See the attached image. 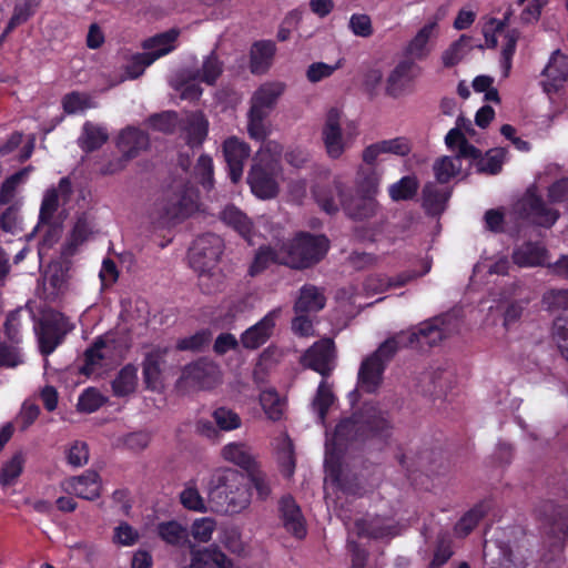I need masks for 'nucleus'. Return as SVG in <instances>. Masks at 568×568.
<instances>
[{"mask_svg": "<svg viewBox=\"0 0 568 568\" xmlns=\"http://www.w3.org/2000/svg\"><path fill=\"white\" fill-rule=\"evenodd\" d=\"M390 437V412L385 403H365L358 414L338 422L334 438L339 444L362 440L372 442L377 449L388 446Z\"/></svg>", "mask_w": 568, "mask_h": 568, "instance_id": "f257e3e1", "label": "nucleus"}, {"mask_svg": "<svg viewBox=\"0 0 568 568\" xmlns=\"http://www.w3.org/2000/svg\"><path fill=\"white\" fill-rule=\"evenodd\" d=\"M207 497L214 511L232 515L248 506L251 494L239 471L224 469L212 475Z\"/></svg>", "mask_w": 568, "mask_h": 568, "instance_id": "f03ea898", "label": "nucleus"}, {"mask_svg": "<svg viewBox=\"0 0 568 568\" xmlns=\"http://www.w3.org/2000/svg\"><path fill=\"white\" fill-rule=\"evenodd\" d=\"M223 248V240L214 233L197 236L189 248L190 266L197 273L199 286L205 294H212L220 288L217 263Z\"/></svg>", "mask_w": 568, "mask_h": 568, "instance_id": "7ed1b4c3", "label": "nucleus"}, {"mask_svg": "<svg viewBox=\"0 0 568 568\" xmlns=\"http://www.w3.org/2000/svg\"><path fill=\"white\" fill-rule=\"evenodd\" d=\"M459 329V320L454 313H445L420 323L414 331L393 336V351L410 346L420 351L436 346Z\"/></svg>", "mask_w": 568, "mask_h": 568, "instance_id": "20e7f679", "label": "nucleus"}, {"mask_svg": "<svg viewBox=\"0 0 568 568\" xmlns=\"http://www.w3.org/2000/svg\"><path fill=\"white\" fill-rule=\"evenodd\" d=\"M285 260L284 265L294 270H304L320 263L329 248L325 235L300 232L288 242L282 243Z\"/></svg>", "mask_w": 568, "mask_h": 568, "instance_id": "39448f33", "label": "nucleus"}, {"mask_svg": "<svg viewBox=\"0 0 568 568\" xmlns=\"http://www.w3.org/2000/svg\"><path fill=\"white\" fill-rule=\"evenodd\" d=\"M179 33L178 30L171 29L145 39L142 42V48L145 52L133 54L124 67L126 78L131 80L138 79L154 61L173 51Z\"/></svg>", "mask_w": 568, "mask_h": 568, "instance_id": "423d86ee", "label": "nucleus"}, {"mask_svg": "<svg viewBox=\"0 0 568 568\" xmlns=\"http://www.w3.org/2000/svg\"><path fill=\"white\" fill-rule=\"evenodd\" d=\"M390 358V337L384 339L379 347L371 355L363 358L358 372L356 388L352 392L359 396L364 394H376L384 382V373L387 362Z\"/></svg>", "mask_w": 568, "mask_h": 568, "instance_id": "0eeeda50", "label": "nucleus"}, {"mask_svg": "<svg viewBox=\"0 0 568 568\" xmlns=\"http://www.w3.org/2000/svg\"><path fill=\"white\" fill-rule=\"evenodd\" d=\"M364 173V170L357 172L356 194H346V197H342V207L353 220L368 219L375 214L377 209V202L373 195L376 192L379 175L372 171L367 176L362 178Z\"/></svg>", "mask_w": 568, "mask_h": 568, "instance_id": "6e6552de", "label": "nucleus"}, {"mask_svg": "<svg viewBox=\"0 0 568 568\" xmlns=\"http://www.w3.org/2000/svg\"><path fill=\"white\" fill-rule=\"evenodd\" d=\"M162 225H174L186 220L196 210V196L186 185L166 191L155 204Z\"/></svg>", "mask_w": 568, "mask_h": 568, "instance_id": "1a4fd4ad", "label": "nucleus"}, {"mask_svg": "<svg viewBox=\"0 0 568 568\" xmlns=\"http://www.w3.org/2000/svg\"><path fill=\"white\" fill-rule=\"evenodd\" d=\"M284 87L281 83H267L261 85L252 97V104L248 111L247 131L251 138L263 141L266 135L264 120L270 110L275 105L278 97L283 93Z\"/></svg>", "mask_w": 568, "mask_h": 568, "instance_id": "9d476101", "label": "nucleus"}, {"mask_svg": "<svg viewBox=\"0 0 568 568\" xmlns=\"http://www.w3.org/2000/svg\"><path fill=\"white\" fill-rule=\"evenodd\" d=\"M71 331L68 317L60 312L43 316L37 328L39 351L43 356L51 355Z\"/></svg>", "mask_w": 568, "mask_h": 568, "instance_id": "9b49d317", "label": "nucleus"}, {"mask_svg": "<svg viewBox=\"0 0 568 568\" xmlns=\"http://www.w3.org/2000/svg\"><path fill=\"white\" fill-rule=\"evenodd\" d=\"M396 458L408 473L420 470L428 476H443L448 473L450 467L449 459L442 448L426 449L418 455L417 459L400 449L396 454Z\"/></svg>", "mask_w": 568, "mask_h": 568, "instance_id": "f8f14e48", "label": "nucleus"}, {"mask_svg": "<svg viewBox=\"0 0 568 568\" xmlns=\"http://www.w3.org/2000/svg\"><path fill=\"white\" fill-rule=\"evenodd\" d=\"M516 212L523 220L547 229L551 227L559 217L557 210L529 191L516 204Z\"/></svg>", "mask_w": 568, "mask_h": 568, "instance_id": "ddd939ff", "label": "nucleus"}, {"mask_svg": "<svg viewBox=\"0 0 568 568\" xmlns=\"http://www.w3.org/2000/svg\"><path fill=\"white\" fill-rule=\"evenodd\" d=\"M335 343L332 338H321L310 346L301 357V364L328 378L335 368Z\"/></svg>", "mask_w": 568, "mask_h": 568, "instance_id": "4468645a", "label": "nucleus"}, {"mask_svg": "<svg viewBox=\"0 0 568 568\" xmlns=\"http://www.w3.org/2000/svg\"><path fill=\"white\" fill-rule=\"evenodd\" d=\"M247 183L260 199H273L278 193V185L275 180V163L271 159L254 160L247 174Z\"/></svg>", "mask_w": 568, "mask_h": 568, "instance_id": "2eb2a0df", "label": "nucleus"}, {"mask_svg": "<svg viewBox=\"0 0 568 568\" xmlns=\"http://www.w3.org/2000/svg\"><path fill=\"white\" fill-rule=\"evenodd\" d=\"M483 556L489 568H525L527 565L525 555L518 548L500 539L486 541Z\"/></svg>", "mask_w": 568, "mask_h": 568, "instance_id": "dca6fc26", "label": "nucleus"}, {"mask_svg": "<svg viewBox=\"0 0 568 568\" xmlns=\"http://www.w3.org/2000/svg\"><path fill=\"white\" fill-rule=\"evenodd\" d=\"M170 349L168 347L156 346L144 354L142 361V377L145 389L160 392L164 387V369L166 356Z\"/></svg>", "mask_w": 568, "mask_h": 568, "instance_id": "f3484780", "label": "nucleus"}, {"mask_svg": "<svg viewBox=\"0 0 568 568\" xmlns=\"http://www.w3.org/2000/svg\"><path fill=\"white\" fill-rule=\"evenodd\" d=\"M278 518L286 532L301 540L307 535L306 519L295 498L287 494L277 503Z\"/></svg>", "mask_w": 568, "mask_h": 568, "instance_id": "a211bd4d", "label": "nucleus"}, {"mask_svg": "<svg viewBox=\"0 0 568 568\" xmlns=\"http://www.w3.org/2000/svg\"><path fill=\"white\" fill-rule=\"evenodd\" d=\"M281 313V307L273 308L257 323L245 329L240 338L242 346L246 349H256L264 345L272 336Z\"/></svg>", "mask_w": 568, "mask_h": 568, "instance_id": "6ab92c4d", "label": "nucleus"}, {"mask_svg": "<svg viewBox=\"0 0 568 568\" xmlns=\"http://www.w3.org/2000/svg\"><path fill=\"white\" fill-rule=\"evenodd\" d=\"M222 152L226 162L229 176L233 183H237L243 175L245 161L250 158V145L236 136L227 138L222 145Z\"/></svg>", "mask_w": 568, "mask_h": 568, "instance_id": "aec40b11", "label": "nucleus"}, {"mask_svg": "<svg viewBox=\"0 0 568 568\" xmlns=\"http://www.w3.org/2000/svg\"><path fill=\"white\" fill-rule=\"evenodd\" d=\"M181 379L201 389H210L219 383L220 371L214 363L199 359L183 368Z\"/></svg>", "mask_w": 568, "mask_h": 568, "instance_id": "412c9836", "label": "nucleus"}, {"mask_svg": "<svg viewBox=\"0 0 568 568\" xmlns=\"http://www.w3.org/2000/svg\"><path fill=\"white\" fill-rule=\"evenodd\" d=\"M322 135L329 158L338 159L344 152V142L341 129V112L336 108H332L327 112Z\"/></svg>", "mask_w": 568, "mask_h": 568, "instance_id": "4be33fe9", "label": "nucleus"}, {"mask_svg": "<svg viewBox=\"0 0 568 568\" xmlns=\"http://www.w3.org/2000/svg\"><path fill=\"white\" fill-rule=\"evenodd\" d=\"M513 261L520 267L548 266L555 271V263L548 261V252L540 243L526 242L513 252Z\"/></svg>", "mask_w": 568, "mask_h": 568, "instance_id": "5701e85b", "label": "nucleus"}, {"mask_svg": "<svg viewBox=\"0 0 568 568\" xmlns=\"http://www.w3.org/2000/svg\"><path fill=\"white\" fill-rule=\"evenodd\" d=\"M312 193L316 203L328 214L336 213L342 206V197H346L344 185L338 180H334L333 184L317 183Z\"/></svg>", "mask_w": 568, "mask_h": 568, "instance_id": "b1692460", "label": "nucleus"}, {"mask_svg": "<svg viewBox=\"0 0 568 568\" xmlns=\"http://www.w3.org/2000/svg\"><path fill=\"white\" fill-rule=\"evenodd\" d=\"M150 145L149 134L138 128L128 126L123 129L116 140L118 150L126 156V159H135L141 151L146 150Z\"/></svg>", "mask_w": 568, "mask_h": 568, "instance_id": "393cba45", "label": "nucleus"}, {"mask_svg": "<svg viewBox=\"0 0 568 568\" xmlns=\"http://www.w3.org/2000/svg\"><path fill=\"white\" fill-rule=\"evenodd\" d=\"M187 568H233V561L217 546H210L193 549Z\"/></svg>", "mask_w": 568, "mask_h": 568, "instance_id": "a878e982", "label": "nucleus"}, {"mask_svg": "<svg viewBox=\"0 0 568 568\" xmlns=\"http://www.w3.org/2000/svg\"><path fill=\"white\" fill-rule=\"evenodd\" d=\"M326 305L324 291L313 284H304L300 288L298 297L294 303L296 314L317 313Z\"/></svg>", "mask_w": 568, "mask_h": 568, "instance_id": "bb28decb", "label": "nucleus"}, {"mask_svg": "<svg viewBox=\"0 0 568 568\" xmlns=\"http://www.w3.org/2000/svg\"><path fill=\"white\" fill-rule=\"evenodd\" d=\"M548 81L545 83L547 92L558 91L568 79V57L556 51L544 69Z\"/></svg>", "mask_w": 568, "mask_h": 568, "instance_id": "cd10ccee", "label": "nucleus"}, {"mask_svg": "<svg viewBox=\"0 0 568 568\" xmlns=\"http://www.w3.org/2000/svg\"><path fill=\"white\" fill-rule=\"evenodd\" d=\"M436 27V22H429L416 33L405 49L407 58L419 61L427 58L432 50L430 40L435 37Z\"/></svg>", "mask_w": 568, "mask_h": 568, "instance_id": "c85d7f7f", "label": "nucleus"}, {"mask_svg": "<svg viewBox=\"0 0 568 568\" xmlns=\"http://www.w3.org/2000/svg\"><path fill=\"white\" fill-rule=\"evenodd\" d=\"M221 220L230 227H232L239 235H241L250 244L254 236V224L252 220L235 205H227L221 212Z\"/></svg>", "mask_w": 568, "mask_h": 568, "instance_id": "c756f323", "label": "nucleus"}, {"mask_svg": "<svg viewBox=\"0 0 568 568\" xmlns=\"http://www.w3.org/2000/svg\"><path fill=\"white\" fill-rule=\"evenodd\" d=\"M109 140L106 128L87 121L82 125L81 135L78 139V145L84 153H92L103 146Z\"/></svg>", "mask_w": 568, "mask_h": 568, "instance_id": "7c9ffc66", "label": "nucleus"}, {"mask_svg": "<svg viewBox=\"0 0 568 568\" xmlns=\"http://www.w3.org/2000/svg\"><path fill=\"white\" fill-rule=\"evenodd\" d=\"M276 47L271 40L254 42L250 53V68L252 73H264L271 67Z\"/></svg>", "mask_w": 568, "mask_h": 568, "instance_id": "2f4dec72", "label": "nucleus"}, {"mask_svg": "<svg viewBox=\"0 0 568 568\" xmlns=\"http://www.w3.org/2000/svg\"><path fill=\"white\" fill-rule=\"evenodd\" d=\"M284 251L281 245L278 248L270 245H262L255 253L252 264L248 268L251 276H256L267 270L272 264L284 265Z\"/></svg>", "mask_w": 568, "mask_h": 568, "instance_id": "473e14b6", "label": "nucleus"}, {"mask_svg": "<svg viewBox=\"0 0 568 568\" xmlns=\"http://www.w3.org/2000/svg\"><path fill=\"white\" fill-rule=\"evenodd\" d=\"M450 377L452 374L444 369H429L422 373L418 378L417 386L425 395L440 396L446 393L445 384L450 379Z\"/></svg>", "mask_w": 568, "mask_h": 568, "instance_id": "72a5a7b5", "label": "nucleus"}, {"mask_svg": "<svg viewBox=\"0 0 568 568\" xmlns=\"http://www.w3.org/2000/svg\"><path fill=\"white\" fill-rule=\"evenodd\" d=\"M415 59L407 58L393 70V98L405 93L410 83L419 73V68L414 63Z\"/></svg>", "mask_w": 568, "mask_h": 568, "instance_id": "f704fd0d", "label": "nucleus"}, {"mask_svg": "<svg viewBox=\"0 0 568 568\" xmlns=\"http://www.w3.org/2000/svg\"><path fill=\"white\" fill-rule=\"evenodd\" d=\"M100 476L94 470H87L70 480L71 490L82 499L94 500L100 496Z\"/></svg>", "mask_w": 568, "mask_h": 568, "instance_id": "c9c22d12", "label": "nucleus"}, {"mask_svg": "<svg viewBox=\"0 0 568 568\" xmlns=\"http://www.w3.org/2000/svg\"><path fill=\"white\" fill-rule=\"evenodd\" d=\"M222 456L225 460L231 462L250 473L258 463L252 455L250 447L242 443H230L222 449Z\"/></svg>", "mask_w": 568, "mask_h": 568, "instance_id": "e433bc0d", "label": "nucleus"}, {"mask_svg": "<svg viewBox=\"0 0 568 568\" xmlns=\"http://www.w3.org/2000/svg\"><path fill=\"white\" fill-rule=\"evenodd\" d=\"M138 386V367L134 364L124 365L111 383L112 393L116 397L133 394Z\"/></svg>", "mask_w": 568, "mask_h": 568, "instance_id": "4c0bfd02", "label": "nucleus"}, {"mask_svg": "<svg viewBox=\"0 0 568 568\" xmlns=\"http://www.w3.org/2000/svg\"><path fill=\"white\" fill-rule=\"evenodd\" d=\"M423 207L428 214L437 215L445 210L449 194L433 182L424 185L422 191Z\"/></svg>", "mask_w": 568, "mask_h": 568, "instance_id": "58836bf2", "label": "nucleus"}, {"mask_svg": "<svg viewBox=\"0 0 568 568\" xmlns=\"http://www.w3.org/2000/svg\"><path fill=\"white\" fill-rule=\"evenodd\" d=\"M490 505L487 501L477 504L467 511L455 525V534L459 537H466L489 511Z\"/></svg>", "mask_w": 568, "mask_h": 568, "instance_id": "ea45409f", "label": "nucleus"}, {"mask_svg": "<svg viewBox=\"0 0 568 568\" xmlns=\"http://www.w3.org/2000/svg\"><path fill=\"white\" fill-rule=\"evenodd\" d=\"M326 379L327 378H323L318 384L316 394L312 402L313 409L317 413L318 419L322 423L325 422L328 410L336 399L332 385H329Z\"/></svg>", "mask_w": 568, "mask_h": 568, "instance_id": "a19ab883", "label": "nucleus"}, {"mask_svg": "<svg viewBox=\"0 0 568 568\" xmlns=\"http://www.w3.org/2000/svg\"><path fill=\"white\" fill-rule=\"evenodd\" d=\"M26 458L22 452H17L10 459L3 463L0 469V485L9 487L16 484L23 471Z\"/></svg>", "mask_w": 568, "mask_h": 568, "instance_id": "79ce46f5", "label": "nucleus"}, {"mask_svg": "<svg viewBox=\"0 0 568 568\" xmlns=\"http://www.w3.org/2000/svg\"><path fill=\"white\" fill-rule=\"evenodd\" d=\"M93 227L85 214L79 216L70 233L67 243V253L74 254L80 245H82L92 234Z\"/></svg>", "mask_w": 568, "mask_h": 568, "instance_id": "37998d69", "label": "nucleus"}, {"mask_svg": "<svg viewBox=\"0 0 568 568\" xmlns=\"http://www.w3.org/2000/svg\"><path fill=\"white\" fill-rule=\"evenodd\" d=\"M106 346L103 337H98L93 344L84 352V364L80 367V373L84 376H91L97 367L102 365L104 355L102 349Z\"/></svg>", "mask_w": 568, "mask_h": 568, "instance_id": "c03bdc74", "label": "nucleus"}, {"mask_svg": "<svg viewBox=\"0 0 568 568\" xmlns=\"http://www.w3.org/2000/svg\"><path fill=\"white\" fill-rule=\"evenodd\" d=\"M223 72V63L219 60L215 51H212L203 61L202 68L194 73L197 79L209 85L215 84Z\"/></svg>", "mask_w": 568, "mask_h": 568, "instance_id": "a18cd8bd", "label": "nucleus"}, {"mask_svg": "<svg viewBox=\"0 0 568 568\" xmlns=\"http://www.w3.org/2000/svg\"><path fill=\"white\" fill-rule=\"evenodd\" d=\"M566 510L562 506L555 504L552 500H544L536 507L537 518L545 525L555 531V526L558 520L562 518Z\"/></svg>", "mask_w": 568, "mask_h": 568, "instance_id": "49530a36", "label": "nucleus"}, {"mask_svg": "<svg viewBox=\"0 0 568 568\" xmlns=\"http://www.w3.org/2000/svg\"><path fill=\"white\" fill-rule=\"evenodd\" d=\"M158 534L162 540L174 546L187 540L186 529L175 520L159 524Z\"/></svg>", "mask_w": 568, "mask_h": 568, "instance_id": "de8ad7c7", "label": "nucleus"}, {"mask_svg": "<svg viewBox=\"0 0 568 568\" xmlns=\"http://www.w3.org/2000/svg\"><path fill=\"white\" fill-rule=\"evenodd\" d=\"M419 181L416 175H406L393 183V201H409L417 195Z\"/></svg>", "mask_w": 568, "mask_h": 568, "instance_id": "09e8293b", "label": "nucleus"}, {"mask_svg": "<svg viewBox=\"0 0 568 568\" xmlns=\"http://www.w3.org/2000/svg\"><path fill=\"white\" fill-rule=\"evenodd\" d=\"M59 209V192L55 187L45 191L39 212L38 227L40 224H50Z\"/></svg>", "mask_w": 568, "mask_h": 568, "instance_id": "8fccbe9b", "label": "nucleus"}, {"mask_svg": "<svg viewBox=\"0 0 568 568\" xmlns=\"http://www.w3.org/2000/svg\"><path fill=\"white\" fill-rule=\"evenodd\" d=\"M212 332L209 328L197 331L195 334L180 338L176 342L178 351L200 352L210 344Z\"/></svg>", "mask_w": 568, "mask_h": 568, "instance_id": "3c124183", "label": "nucleus"}, {"mask_svg": "<svg viewBox=\"0 0 568 568\" xmlns=\"http://www.w3.org/2000/svg\"><path fill=\"white\" fill-rule=\"evenodd\" d=\"M182 506L189 510L205 513L206 506L194 481L189 483L180 494Z\"/></svg>", "mask_w": 568, "mask_h": 568, "instance_id": "603ef678", "label": "nucleus"}, {"mask_svg": "<svg viewBox=\"0 0 568 568\" xmlns=\"http://www.w3.org/2000/svg\"><path fill=\"white\" fill-rule=\"evenodd\" d=\"M382 153H390V140H385L379 143L367 146L363 152V161L365 166H361L358 171L364 170L365 173L362 178L367 176L372 171L377 174L374 164Z\"/></svg>", "mask_w": 568, "mask_h": 568, "instance_id": "864d4df0", "label": "nucleus"}, {"mask_svg": "<svg viewBox=\"0 0 568 568\" xmlns=\"http://www.w3.org/2000/svg\"><path fill=\"white\" fill-rule=\"evenodd\" d=\"M260 402L267 417L274 422L280 420L283 416V403L274 389L262 392Z\"/></svg>", "mask_w": 568, "mask_h": 568, "instance_id": "5fc2aeb1", "label": "nucleus"}, {"mask_svg": "<svg viewBox=\"0 0 568 568\" xmlns=\"http://www.w3.org/2000/svg\"><path fill=\"white\" fill-rule=\"evenodd\" d=\"M247 476L252 487L256 491L257 498L260 500H266L272 493L271 479L267 474L263 471L258 465L247 473Z\"/></svg>", "mask_w": 568, "mask_h": 568, "instance_id": "6e6d98bb", "label": "nucleus"}, {"mask_svg": "<svg viewBox=\"0 0 568 568\" xmlns=\"http://www.w3.org/2000/svg\"><path fill=\"white\" fill-rule=\"evenodd\" d=\"M505 156V149H491L487 151L485 158H480L478 170L489 174H497L501 170Z\"/></svg>", "mask_w": 568, "mask_h": 568, "instance_id": "4d7b16f0", "label": "nucleus"}, {"mask_svg": "<svg viewBox=\"0 0 568 568\" xmlns=\"http://www.w3.org/2000/svg\"><path fill=\"white\" fill-rule=\"evenodd\" d=\"M212 417L221 430L230 432L241 427V417L234 410L226 407L214 409Z\"/></svg>", "mask_w": 568, "mask_h": 568, "instance_id": "13d9d810", "label": "nucleus"}, {"mask_svg": "<svg viewBox=\"0 0 568 568\" xmlns=\"http://www.w3.org/2000/svg\"><path fill=\"white\" fill-rule=\"evenodd\" d=\"M348 29L359 38H369L374 33L372 19L366 13H353L348 21Z\"/></svg>", "mask_w": 568, "mask_h": 568, "instance_id": "bf43d9fd", "label": "nucleus"}, {"mask_svg": "<svg viewBox=\"0 0 568 568\" xmlns=\"http://www.w3.org/2000/svg\"><path fill=\"white\" fill-rule=\"evenodd\" d=\"M342 67V60H338L334 65L325 62H314L308 65L306 70V78L311 83H317L326 78H329L337 69Z\"/></svg>", "mask_w": 568, "mask_h": 568, "instance_id": "052dcab7", "label": "nucleus"}, {"mask_svg": "<svg viewBox=\"0 0 568 568\" xmlns=\"http://www.w3.org/2000/svg\"><path fill=\"white\" fill-rule=\"evenodd\" d=\"M65 458L72 467H81L89 460V447L85 442L75 440L65 453Z\"/></svg>", "mask_w": 568, "mask_h": 568, "instance_id": "680f3d73", "label": "nucleus"}, {"mask_svg": "<svg viewBox=\"0 0 568 568\" xmlns=\"http://www.w3.org/2000/svg\"><path fill=\"white\" fill-rule=\"evenodd\" d=\"M42 0H16L12 17L20 23H27L37 12Z\"/></svg>", "mask_w": 568, "mask_h": 568, "instance_id": "e2e57ef3", "label": "nucleus"}, {"mask_svg": "<svg viewBox=\"0 0 568 568\" xmlns=\"http://www.w3.org/2000/svg\"><path fill=\"white\" fill-rule=\"evenodd\" d=\"M21 326V310L16 308L7 314L6 322L3 324V332L6 337L13 344H18L21 341L20 335Z\"/></svg>", "mask_w": 568, "mask_h": 568, "instance_id": "0e129e2a", "label": "nucleus"}, {"mask_svg": "<svg viewBox=\"0 0 568 568\" xmlns=\"http://www.w3.org/2000/svg\"><path fill=\"white\" fill-rule=\"evenodd\" d=\"M433 170L439 183H447L457 173L459 166L455 164L454 159L443 156L434 163Z\"/></svg>", "mask_w": 568, "mask_h": 568, "instance_id": "69168bd1", "label": "nucleus"}, {"mask_svg": "<svg viewBox=\"0 0 568 568\" xmlns=\"http://www.w3.org/2000/svg\"><path fill=\"white\" fill-rule=\"evenodd\" d=\"M62 108L67 114H75L80 111H83L90 108L89 99L85 94H82L78 91H72L67 93L62 98Z\"/></svg>", "mask_w": 568, "mask_h": 568, "instance_id": "338daca9", "label": "nucleus"}, {"mask_svg": "<svg viewBox=\"0 0 568 568\" xmlns=\"http://www.w3.org/2000/svg\"><path fill=\"white\" fill-rule=\"evenodd\" d=\"M542 303L548 310H568V290H550L544 294Z\"/></svg>", "mask_w": 568, "mask_h": 568, "instance_id": "774afa93", "label": "nucleus"}]
</instances>
